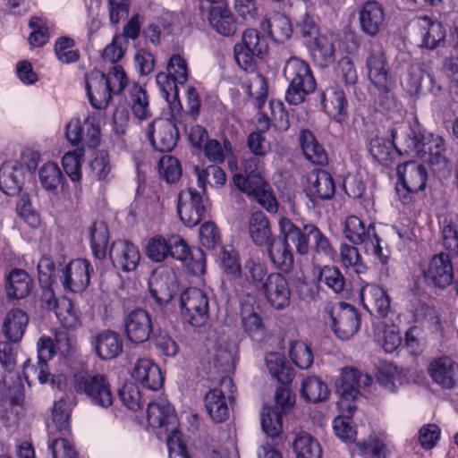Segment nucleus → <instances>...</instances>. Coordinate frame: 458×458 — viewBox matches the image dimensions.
Segmentation results:
<instances>
[{
  "instance_id": "ea45409f",
  "label": "nucleus",
  "mask_w": 458,
  "mask_h": 458,
  "mask_svg": "<svg viewBox=\"0 0 458 458\" xmlns=\"http://www.w3.org/2000/svg\"><path fill=\"white\" fill-rule=\"evenodd\" d=\"M241 320L243 330L251 337L262 336L266 331L264 320L259 313V308L250 303H242Z\"/></svg>"
},
{
  "instance_id": "603ef678",
  "label": "nucleus",
  "mask_w": 458,
  "mask_h": 458,
  "mask_svg": "<svg viewBox=\"0 0 458 458\" xmlns=\"http://www.w3.org/2000/svg\"><path fill=\"white\" fill-rule=\"evenodd\" d=\"M289 355L293 362L301 369H309L313 363L314 357L312 351L304 342H291Z\"/></svg>"
},
{
  "instance_id": "9d476101",
  "label": "nucleus",
  "mask_w": 458,
  "mask_h": 458,
  "mask_svg": "<svg viewBox=\"0 0 458 458\" xmlns=\"http://www.w3.org/2000/svg\"><path fill=\"white\" fill-rule=\"evenodd\" d=\"M181 314L193 327L202 326L208 317V299L200 289L191 287L180 296Z\"/></svg>"
},
{
  "instance_id": "de8ad7c7",
  "label": "nucleus",
  "mask_w": 458,
  "mask_h": 458,
  "mask_svg": "<svg viewBox=\"0 0 458 458\" xmlns=\"http://www.w3.org/2000/svg\"><path fill=\"white\" fill-rule=\"evenodd\" d=\"M108 241L109 233L106 223L95 222L90 227V243L93 254L97 259L106 258Z\"/></svg>"
},
{
  "instance_id": "a19ab883",
  "label": "nucleus",
  "mask_w": 458,
  "mask_h": 458,
  "mask_svg": "<svg viewBox=\"0 0 458 458\" xmlns=\"http://www.w3.org/2000/svg\"><path fill=\"white\" fill-rule=\"evenodd\" d=\"M55 353L53 340L47 336H42L38 342V364L35 371L38 373V378L41 384L47 383L52 375L48 371L47 361L51 360Z\"/></svg>"
},
{
  "instance_id": "6e6552de",
  "label": "nucleus",
  "mask_w": 458,
  "mask_h": 458,
  "mask_svg": "<svg viewBox=\"0 0 458 458\" xmlns=\"http://www.w3.org/2000/svg\"><path fill=\"white\" fill-rule=\"evenodd\" d=\"M73 386L77 393L85 394L95 405L106 409L113 404L111 386L103 374H76Z\"/></svg>"
},
{
  "instance_id": "79ce46f5",
  "label": "nucleus",
  "mask_w": 458,
  "mask_h": 458,
  "mask_svg": "<svg viewBox=\"0 0 458 458\" xmlns=\"http://www.w3.org/2000/svg\"><path fill=\"white\" fill-rule=\"evenodd\" d=\"M205 406L210 418L216 423L224 422L229 417V408L221 388H214L206 394Z\"/></svg>"
},
{
  "instance_id": "bf43d9fd",
  "label": "nucleus",
  "mask_w": 458,
  "mask_h": 458,
  "mask_svg": "<svg viewBox=\"0 0 458 458\" xmlns=\"http://www.w3.org/2000/svg\"><path fill=\"white\" fill-rule=\"evenodd\" d=\"M428 22V30L423 35L422 47L433 50L444 43L445 38V29L442 23L438 21H430L425 17Z\"/></svg>"
},
{
  "instance_id": "39448f33",
  "label": "nucleus",
  "mask_w": 458,
  "mask_h": 458,
  "mask_svg": "<svg viewBox=\"0 0 458 458\" xmlns=\"http://www.w3.org/2000/svg\"><path fill=\"white\" fill-rule=\"evenodd\" d=\"M91 79L97 81V95L91 91V85L88 81H86L87 95L92 106L97 109L106 108L112 99V95L122 93L127 84V77L121 65H114L107 74L98 71L94 72Z\"/></svg>"
},
{
  "instance_id": "69168bd1",
  "label": "nucleus",
  "mask_w": 458,
  "mask_h": 458,
  "mask_svg": "<svg viewBox=\"0 0 458 458\" xmlns=\"http://www.w3.org/2000/svg\"><path fill=\"white\" fill-rule=\"evenodd\" d=\"M70 416L71 411L67 401L64 398L56 401L53 407L52 420L63 436L69 430Z\"/></svg>"
},
{
  "instance_id": "13d9d810",
  "label": "nucleus",
  "mask_w": 458,
  "mask_h": 458,
  "mask_svg": "<svg viewBox=\"0 0 458 458\" xmlns=\"http://www.w3.org/2000/svg\"><path fill=\"white\" fill-rule=\"evenodd\" d=\"M42 186L49 191H55L62 182L63 175L55 163L45 164L38 171Z\"/></svg>"
},
{
  "instance_id": "864d4df0",
  "label": "nucleus",
  "mask_w": 458,
  "mask_h": 458,
  "mask_svg": "<svg viewBox=\"0 0 458 458\" xmlns=\"http://www.w3.org/2000/svg\"><path fill=\"white\" fill-rule=\"evenodd\" d=\"M0 364L4 369V375L11 381L18 378L19 371L16 368V351L9 341L0 342Z\"/></svg>"
},
{
  "instance_id": "37998d69",
  "label": "nucleus",
  "mask_w": 458,
  "mask_h": 458,
  "mask_svg": "<svg viewBox=\"0 0 458 458\" xmlns=\"http://www.w3.org/2000/svg\"><path fill=\"white\" fill-rule=\"evenodd\" d=\"M208 21L212 28L225 37H230L236 31V23L233 13L225 7L216 6L211 8Z\"/></svg>"
},
{
  "instance_id": "f704fd0d",
  "label": "nucleus",
  "mask_w": 458,
  "mask_h": 458,
  "mask_svg": "<svg viewBox=\"0 0 458 458\" xmlns=\"http://www.w3.org/2000/svg\"><path fill=\"white\" fill-rule=\"evenodd\" d=\"M298 140L306 159L318 165L327 164V154L310 130L301 129L298 135Z\"/></svg>"
},
{
  "instance_id": "6ab92c4d",
  "label": "nucleus",
  "mask_w": 458,
  "mask_h": 458,
  "mask_svg": "<svg viewBox=\"0 0 458 458\" xmlns=\"http://www.w3.org/2000/svg\"><path fill=\"white\" fill-rule=\"evenodd\" d=\"M109 258L117 269L131 272L136 269L140 259L138 247L128 241H115L109 250Z\"/></svg>"
},
{
  "instance_id": "2eb2a0df",
  "label": "nucleus",
  "mask_w": 458,
  "mask_h": 458,
  "mask_svg": "<svg viewBox=\"0 0 458 458\" xmlns=\"http://www.w3.org/2000/svg\"><path fill=\"white\" fill-rule=\"evenodd\" d=\"M427 284L438 289L450 285L454 278V269L448 254L440 252L432 257L428 266L423 270Z\"/></svg>"
},
{
  "instance_id": "5fc2aeb1",
  "label": "nucleus",
  "mask_w": 458,
  "mask_h": 458,
  "mask_svg": "<svg viewBox=\"0 0 458 458\" xmlns=\"http://www.w3.org/2000/svg\"><path fill=\"white\" fill-rule=\"evenodd\" d=\"M23 385L21 383V376L18 378L11 381L7 376H4L0 382V392L9 397L10 403L13 406L21 405L24 400Z\"/></svg>"
},
{
  "instance_id": "a18cd8bd",
  "label": "nucleus",
  "mask_w": 458,
  "mask_h": 458,
  "mask_svg": "<svg viewBox=\"0 0 458 458\" xmlns=\"http://www.w3.org/2000/svg\"><path fill=\"white\" fill-rule=\"evenodd\" d=\"M301 394L305 400L317 403L327 400L330 390L324 381L312 376L302 381Z\"/></svg>"
},
{
  "instance_id": "423d86ee",
  "label": "nucleus",
  "mask_w": 458,
  "mask_h": 458,
  "mask_svg": "<svg viewBox=\"0 0 458 458\" xmlns=\"http://www.w3.org/2000/svg\"><path fill=\"white\" fill-rule=\"evenodd\" d=\"M267 38L254 29L246 30L242 37V42L233 47L234 58L237 64L247 72H255L258 59H263L268 53Z\"/></svg>"
},
{
  "instance_id": "aec40b11",
  "label": "nucleus",
  "mask_w": 458,
  "mask_h": 458,
  "mask_svg": "<svg viewBox=\"0 0 458 458\" xmlns=\"http://www.w3.org/2000/svg\"><path fill=\"white\" fill-rule=\"evenodd\" d=\"M405 132L399 131L397 128L391 130L392 140H386L383 137H375L369 142V152L373 158L384 165H389L393 159V148H394L400 155L403 149L398 144L403 147V138Z\"/></svg>"
},
{
  "instance_id": "dca6fc26",
  "label": "nucleus",
  "mask_w": 458,
  "mask_h": 458,
  "mask_svg": "<svg viewBox=\"0 0 458 458\" xmlns=\"http://www.w3.org/2000/svg\"><path fill=\"white\" fill-rule=\"evenodd\" d=\"M366 69L368 77L374 86H382L386 81L393 79L386 53L379 44L370 45L366 57Z\"/></svg>"
},
{
  "instance_id": "f03ea898",
  "label": "nucleus",
  "mask_w": 458,
  "mask_h": 458,
  "mask_svg": "<svg viewBox=\"0 0 458 458\" xmlns=\"http://www.w3.org/2000/svg\"><path fill=\"white\" fill-rule=\"evenodd\" d=\"M402 138L404 153H413L439 170L447 166L446 147L442 137L433 134L423 135L409 130Z\"/></svg>"
},
{
  "instance_id": "8fccbe9b",
  "label": "nucleus",
  "mask_w": 458,
  "mask_h": 458,
  "mask_svg": "<svg viewBox=\"0 0 458 458\" xmlns=\"http://www.w3.org/2000/svg\"><path fill=\"white\" fill-rule=\"evenodd\" d=\"M157 83L160 89L162 97L169 103L174 105L173 109L177 105L179 110L182 109V105L179 100V90L177 87L178 81L170 73L159 72L157 75Z\"/></svg>"
},
{
  "instance_id": "7ed1b4c3",
  "label": "nucleus",
  "mask_w": 458,
  "mask_h": 458,
  "mask_svg": "<svg viewBox=\"0 0 458 458\" xmlns=\"http://www.w3.org/2000/svg\"><path fill=\"white\" fill-rule=\"evenodd\" d=\"M284 75L289 81L285 100L290 105L297 106L302 103L306 97L316 89L317 83L310 64L296 56L287 60Z\"/></svg>"
},
{
  "instance_id": "c9c22d12",
  "label": "nucleus",
  "mask_w": 458,
  "mask_h": 458,
  "mask_svg": "<svg viewBox=\"0 0 458 458\" xmlns=\"http://www.w3.org/2000/svg\"><path fill=\"white\" fill-rule=\"evenodd\" d=\"M249 233L253 243L259 247H267L276 238L269 220L262 211L251 214L249 219Z\"/></svg>"
},
{
  "instance_id": "20e7f679",
  "label": "nucleus",
  "mask_w": 458,
  "mask_h": 458,
  "mask_svg": "<svg viewBox=\"0 0 458 458\" xmlns=\"http://www.w3.org/2000/svg\"><path fill=\"white\" fill-rule=\"evenodd\" d=\"M264 157L253 156L246 158L243 161V167L246 173V177L236 174L233 175L234 185L242 191L250 196H254L259 201L267 208V211H274L276 209V203L275 199H271L267 206H265L263 201L265 198H268L267 192L265 190L266 182L263 176L264 163L262 158Z\"/></svg>"
},
{
  "instance_id": "9b49d317",
  "label": "nucleus",
  "mask_w": 458,
  "mask_h": 458,
  "mask_svg": "<svg viewBox=\"0 0 458 458\" xmlns=\"http://www.w3.org/2000/svg\"><path fill=\"white\" fill-rule=\"evenodd\" d=\"M344 233L345 238L352 244L359 245L370 242L374 253L379 257L381 263L384 265L387 263L388 258L383 255L380 239L376 233L374 224L371 223L368 228H365L363 222L358 216H349L345 220Z\"/></svg>"
},
{
  "instance_id": "bb28decb",
  "label": "nucleus",
  "mask_w": 458,
  "mask_h": 458,
  "mask_svg": "<svg viewBox=\"0 0 458 458\" xmlns=\"http://www.w3.org/2000/svg\"><path fill=\"white\" fill-rule=\"evenodd\" d=\"M398 181L411 191H422L426 188L428 173L425 166L415 161L401 164L396 168Z\"/></svg>"
},
{
  "instance_id": "052dcab7",
  "label": "nucleus",
  "mask_w": 458,
  "mask_h": 458,
  "mask_svg": "<svg viewBox=\"0 0 458 458\" xmlns=\"http://www.w3.org/2000/svg\"><path fill=\"white\" fill-rule=\"evenodd\" d=\"M377 382L387 391L395 392L397 383L401 382L398 368L394 364L383 365L377 373Z\"/></svg>"
},
{
  "instance_id": "0eeeda50",
  "label": "nucleus",
  "mask_w": 458,
  "mask_h": 458,
  "mask_svg": "<svg viewBox=\"0 0 458 458\" xmlns=\"http://www.w3.org/2000/svg\"><path fill=\"white\" fill-rule=\"evenodd\" d=\"M295 403V395L287 386H279L275 394V405L264 406L260 413L261 427L264 433L272 438L283 430L282 416L287 414Z\"/></svg>"
},
{
  "instance_id": "c756f323",
  "label": "nucleus",
  "mask_w": 458,
  "mask_h": 458,
  "mask_svg": "<svg viewBox=\"0 0 458 458\" xmlns=\"http://www.w3.org/2000/svg\"><path fill=\"white\" fill-rule=\"evenodd\" d=\"M321 105L327 114L341 123L348 114L347 99L343 89L332 87L320 94Z\"/></svg>"
},
{
  "instance_id": "6e6d98bb",
  "label": "nucleus",
  "mask_w": 458,
  "mask_h": 458,
  "mask_svg": "<svg viewBox=\"0 0 458 458\" xmlns=\"http://www.w3.org/2000/svg\"><path fill=\"white\" fill-rule=\"evenodd\" d=\"M170 238L166 240L161 235L154 236L148 241L146 255L153 262H163L169 257Z\"/></svg>"
},
{
  "instance_id": "cd10ccee",
  "label": "nucleus",
  "mask_w": 458,
  "mask_h": 458,
  "mask_svg": "<svg viewBox=\"0 0 458 458\" xmlns=\"http://www.w3.org/2000/svg\"><path fill=\"white\" fill-rule=\"evenodd\" d=\"M361 30L369 36H376L383 24L385 14L381 4L374 0L367 1L359 13Z\"/></svg>"
},
{
  "instance_id": "f257e3e1",
  "label": "nucleus",
  "mask_w": 458,
  "mask_h": 458,
  "mask_svg": "<svg viewBox=\"0 0 458 458\" xmlns=\"http://www.w3.org/2000/svg\"><path fill=\"white\" fill-rule=\"evenodd\" d=\"M279 235L289 246L295 248L299 255H307L310 251V238L314 240V249L317 252L330 255L332 245L327 237L314 224L293 223L291 219L282 216L278 221Z\"/></svg>"
},
{
  "instance_id": "774afa93",
  "label": "nucleus",
  "mask_w": 458,
  "mask_h": 458,
  "mask_svg": "<svg viewBox=\"0 0 458 458\" xmlns=\"http://www.w3.org/2000/svg\"><path fill=\"white\" fill-rule=\"evenodd\" d=\"M439 224L441 226L442 239L445 248L451 252L457 253L458 232L455 225L452 219H448L447 216H445L442 220H440Z\"/></svg>"
},
{
  "instance_id": "680f3d73",
  "label": "nucleus",
  "mask_w": 458,
  "mask_h": 458,
  "mask_svg": "<svg viewBox=\"0 0 458 458\" xmlns=\"http://www.w3.org/2000/svg\"><path fill=\"white\" fill-rule=\"evenodd\" d=\"M81 148L67 152L62 158V164L67 175L73 182H79L81 178Z\"/></svg>"
},
{
  "instance_id": "4468645a",
  "label": "nucleus",
  "mask_w": 458,
  "mask_h": 458,
  "mask_svg": "<svg viewBox=\"0 0 458 458\" xmlns=\"http://www.w3.org/2000/svg\"><path fill=\"white\" fill-rule=\"evenodd\" d=\"M124 334L128 341L142 344L149 339L153 324L148 312L143 309L131 310L123 320Z\"/></svg>"
},
{
  "instance_id": "0e129e2a",
  "label": "nucleus",
  "mask_w": 458,
  "mask_h": 458,
  "mask_svg": "<svg viewBox=\"0 0 458 458\" xmlns=\"http://www.w3.org/2000/svg\"><path fill=\"white\" fill-rule=\"evenodd\" d=\"M122 403L131 411H138L142 407L143 402L139 387L132 383H127L118 391Z\"/></svg>"
},
{
  "instance_id": "f8f14e48",
  "label": "nucleus",
  "mask_w": 458,
  "mask_h": 458,
  "mask_svg": "<svg viewBox=\"0 0 458 458\" xmlns=\"http://www.w3.org/2000/svg\"><path fill=\"white\" fill-rule=\"evenodd\" d=\"M93 272V267L89 260L84 259L72 260L62 270V284L65 290L81 293L89 286Z\"/></svg>"
},
{
  "instance_id": "e2e57ef3",
  "label": "nucleus",
  "mask_w": 458,
  "mask_h": 458,
  "mask_svg": "<svg viewBox=\"0 0 458 458\" xmlns=\"http://www.w3.org/2000/svg\"><path fill=\"white\" fill-rule=\"evenodd\" d=\"M160 174L170 183L177 182L182 176V167L177 158L173 156H164L158 162Z\"/></svg>"
},
{
  "instance_id": "f3484780",
  "label": "nucleus",
  "mask_w": 458,
  "mask_h": 458,
  "mask_svg": "<svg viewBox=\"0 0 458 458\" xmlns=\"http://www.w3.org/2000/svg\"><path fill=\"white\" fill-rule=\"evenodd\" d=\"M261 292L269 304L276 310H284L290 304L289 284L280 273L269 274L265 279Z\"/></svg>"
},
{
  "instance_id": "393cba45",
  "label": "nucleus",
  "mask_w": 458,
  "mask_h": 458,
  "mask_svg": "<svg viewBox=\"0 0 458 458\" xmlns=\"http://www.w3.org/2000/svg\"><path fill=\"white\" fill-rule=\"evenodd\" d=\"M148 284L150 295L160 307L168 304L179 290L175 276L169 273L153 275Z\"/></svg>"
},
{
  "instance_id": "e433bc0d",
  "label": "nucleus",
  "mask_w": 458,
  "mask_h": 458,
  "mask_svg": "<svg viewBox=\"0 0 458 458\" xmlns=\"http://www.w3.org/2000/svg\"><path fill=\"white\" fill-rule=\"evenodd\" d=\"M261 28L276 42L284 43L288 40L293 33V26L290 19L280 13H275L261 22Z\"/></svg>"
},
{
  "instance_id": "c03bdc74",
  "label": "nucleus",
  "mask_w": 458,
  "mask_h": 458,
  "mask_svg": "<svg viewBox=\"0 0 458 458\" xmlns=\"http://www.w3.org/2000/svg\"><path fill=\"white\" fill-rule=\"evenodd\" d=\"M169 257L187 263L194 273L204 272V262L193 261V254L191 252L187 242L180 236L170 237Z\"/></svg>"
},
{
  "instance_id": "2f4dec72",
  "label": "nucleus",
  "mask_w": 458,
  "mask_h": 458,
  "mask_svg": "<svg viewBox=\"0 0 458 458\" xmlns=\"http://www.w3.org/2000/svg\"><path fill=\"white\" fill-rule=\"evenodd\" d=\"M32 288L33 280L23 269L14 268L5 278V291L9 299H23L31 293Z\"/></svg>"
},
{
  "instance_id": "b1692460",
  "label": "nucleus",
  "mask_w": 458,
  "mask_h": 458,
  "mask_svg": "<svg viewBox=\"0 0 458 458\" xmlns=\"http://www.w3.org/2000/svg\"><path fill=\"white\" fill-rule=\"evenodd\" d=\"M91 344L98 357L108 360L118 357L123 352V339L113 330L105 329L92 337Z\"/></svg>"
},
{
  "instance_id": "412c9836",
  "label": "nucleus",
  "mask_w": 458,
  "mask_h": 458,
  "mask_svg": "<svg viewBox=\"0 0 458 458\" xmlns=\"http://www.w3.org/2000/svg\"><path fill=\"white\" fill-rule=\"evenodd\" d=\"M363 307L374 316L386 318L390 310V297L386 291L378 285L368 284L360 291Z\"/></svg>"
},
{
  "instance_id": "4c0bfd02",
  "label": "nucleus",
  "mask_w": 458,
  "mask_h": 458,
  "mask_svg": "<svg viewBox=\"0 0 458 458\" xmlns=\"http://www.w3.org/2000/svg\"><path fill=\"white\" fill-rule=\"evenodd\" d=\"M306 46L315 63L321 67H327L335 60V48L331 39L326 35H320L313 40L306 41Z\"/></svg>"
},
{
  "instance_id": "5701e85b",
  "label": "nucleus",
  "mask_w": 458,
  "mask_h": 458,
  "mask_svg": "<svg viewBox=\"0 0 458 458\" xmlns=\"http://www.w3.org/2000/svg\"><path fill=\"white\" fill-rule=\"evenodd\" d=\"M432 380L443 388L452 389L458 385V364L449 357H441L428 366Z\"/></svg>"
},
{
  "instance_id": "7c9ffc66",
  "label": "nucleus",
  "mask_w": 458,
  "mask_h": 458,
  "mask_svg": "<svg viewBox=\"0 0 458 458\" xmlns=\"http://www.w3.org/2000/svg\"><path fill=\"white\" fill-rule=\"evenodd\" d=\"M29 323V316L20 309L9 310L3 321L2 332L11 343H19L25 333Z\"/></svg>"
},
{
  "instance_id": "338daca9",
  "label": "nucleus",
  "mask_w": 458,
  "mask_h": 458,
  "mask_svg": "<svg viewBox=\"0 0 458 458\" xmlns=\"http://www.w3.org/2000/svg\"><path fill=\"white\" fill-rule=\"evenodd\" d=\"M131 97L134 115L140 120L149 117L148 99L146 90L140 86L135 85L131 90Z\"/></svg>"
},
{
  "instance_id": "58836bf2",
  "label": "nucleus",
  "mask_w": 458,
  "mask_h": 458,
  "mask_svg": "<svg viewBox=\"0 0 458 458\" xmlns=\"http://www.w3.org/2000/svg\"><path fill=\"white\" fill-rule=\"evenodd\" d=\"M266 364L270 375L282 386H287L294 378V369L288 364L284 357L278 352L266 356Z\"/></svg>"
},
{
  "instance_id": "a878e982",
  "label": "nucleus",
  "mask_w": 458,
  "mask_h": 458,
  "mask_svg": "<svg viewBox=\"0 0 458 458\" xmlns=\"http://www.w3.org/2000/svg\"><path fill=\"white\" fill-rule=\"evenodd\" d=\"M132 378L147 389L157 391L164 383L160 368L149 359H139L131 371Z\"/></svg>"
},
{
  "instance_id": "c85d7f7f",
  "label": "nucleus",
  "mask_w": 458,
  "mask_h": 458,
  "mask_svg": "<svg viewBox=\"0 0 458 458\" xmlns=\"http://www.w3.org/2000/svg\"><path fill=\"white\" fill-rule=\"evenodd\" d=\"M408 86L410 92L414 95L429 92L437 96L441 90L434 76L418 64L410 67Z\"/></svg>"
},
{
  "instance_id": "49530a36",
  "label": "nucleus",
  "mask_w": 458,
  "mask_h": 458,
  "mask_svg": "<svg viewBox=\"0 0 458 458\" xmlns=\"http://www.w3.org/2000/svg\"><path fill=\"white\" fill-rule=\"evenodd\" d=\"M293 449L297 458H321L322 456L319 443L306 432H300L296 435Z\"/></svg>"
},
{
  "instance_id": "72a5a7b5",
  "label": "nucleus",
  "mask_w": 458,
  "mask_h": 458,
  "mask_svg": "<svg viewBox=\"0 0 458 458\" xmlns=\"http://www.w3.org/2000/svg\"><path fill=\"white\" fill-rule=\"evenodd\" d=\"M154 124H149L148 132L152 146L159 152H170L177 144L179 131L176 125L169 121H161L157 140L154 138Z\"/></svg>"
},
{
  "instance_id": "09e8293b",
  "label": "nucleus",
  "mask_w": 458,
  "mask_h": 458,
  "mask_svg": "<svg viewBox=\"0 0 458 458\" xmlns=\"http://www.w3.org/2000/svg\"><path fill=\"white\" fill-rule=\"evenodd\" d=\"M243 274L248 284L256 289L262 290L265 277L267 274L266 264L259 259H248L243 266Z\"/></svg>"
},
{
  "instance_id": "4be33fe9",
  "label": "nucleus",
  "mask_w": 458,
  "mask_h": 458,
  "mask_svg": "<svg viewBox=\"0 0 458 458\" xmlns=\"http://www.w3.org/2000/svg\"><path fill=\"white\" fill-rule=\"evenodd\" d=\"M26 168L17 162L8 161L0 167V190L8 196L18 195L24 185Z\"/></svg>"
},
{
  "instance_id": "ddd939ff",
  "label": "nucleus",
  "mask_w": 458,
  "mask_h": 458,
  "mask_svg": "<svg viewBox=\"0 0 458 458\" xmlns=\"http://www.w3.org/2000/svg\"><path fill=\"white\" fill-rule=\"evenodd\" d=\"M372 383V377L352 367L342 369L340 377L335 381L336 393L344 401H355L360 395V388L367 387Z\"/></svg>"
},
{
  "instance_id": "4d7b16f0",
  "label": "nucleus",
  "mask_w": 458,
  "mask_h": 458,
  "mask_svg": "<svg viewBox=\"0 0 458 458\" xmlns=\"http://www.w3.org/2000/svg\"><path fill=\"white\" fill-rule=\"evenodd\" d=\"M319 281L327 285L335 293H342L345 290L346 280L336 267H324L319 274Z\"/></svg>"
},
{
  "instance_id": "a211bd4d",
  "label": "nucleus",
  "mask_w": 458,
  "mask_h": 458,
  "mask_svg": "<svg viewBox=\"0 0 458 458\" xmlns=\"http://www.w3.org/2000/svg\"><path fill=\"white\" fill-rule=\"evenodd\" d=\"M335 192L332 175L326 170L316 169L308 175L307 197L316 204L319 200L331 199Z\"/></svg>"
},
{
  "instance_id": "3c124183",
  "label": "nucleus",
  "mask_w": 458,
  "mask_h": 458,
  "mask_svg": "<svg viewBox=\"0 0 458 458\" xmlns=\"http://www.w3.org/2000/svg\"><path fill=\"white\" fill-rule=\"evenodd\" d=\"M199 185L205 191L206 185L220 187L226 182L225 171L216 165H210L204 169L195 168Z\"/></svg>"
},
{
  "instance_id": "473e14b6",
  "label": "nucleus",
  "mask_w": 458,
  "mask_h": 458,
  "mask_svg": "<svg viewBox=\"0 0 458 458\" xmlns=\"http://www.w3.org/2000/svg\"><path fill=\"white\" fill-rule=\"evenodd\" d=\"M267 248L268 258L276 268L284 273L292 271L294 264L293 249L280 235L276 237Z\"/></svg>"
},
{
  "instance_id": "1a4fd4ad",
  "label": "nucleus",
  "mask_w": 458,
  "mask_h": 458,
  "mask_svg": "<svg viewBox=\"0 0 458 458\" xmlns=\"http://www.w3.org/2000/svg\"><path fill=\"white\" fill-rule=\"evenodd\" d=\"M325 310L328 313L332 329L339 339L348 340L359 330L360 317L352 305L340 301L327 306Z\"/></svg>"
}]
</instances>
